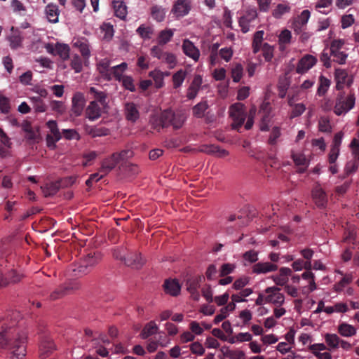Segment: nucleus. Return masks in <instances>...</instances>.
<instances>
[{"instance_id": "4468645a", "label": "nucleus", "mask_w": 359, "mask_h": 359, "mask_svg": "<svg viewBox=\"0 0 359 359\" xmlns=\"http://www.w3.org/2000/svg\"><path fill=\"white\" fill-rule=\"evenodd\" d=\"M144 262L145 260L142 257L141 254L136 252H128L124 258L125 264L134 269H140Z\"/></svg>"}, {"instance_id": "72a5a7b5", "label": "nucleus", "mask_w": 359, "mask_h": 359, "mask_svg": "<svg viewBox=\"0 0 359 359\" xmlns=\"http://www.w3.org/2000/svg\"><path fill=\"white\" fill-rule=\"evenodd\" d=\"M11 31L12 33L8 37V40L10 43L11 48L12 49H16L22 46V37L19 31L13 30V27H12Z\"/></svg>"}, {"instance_id": "39448f33", "label": "nucleus", "mask_w": 359, "mask_h": 359, "mask_svg": "<svg viewBox=\"0 0 359 359\" xmlns=\"http://www.w3.org/2000/svg\"><path fill=\"white\" fill-rule=\"evenodd\" d=\"M355 96L353 94H346L341 91L337 97L334 112L337 116L347 113L355 105Z\"/></svg>"}, {"instance_id": "2eb2a0df", "label": "nucleus", "mask_w": 359, "mask_h": 359, "mask_svg": "<svg viewBox=\"0 0 359 359\" xmlns=\"http://www.w3.org/2000/svg\"><path fill=\"white\" fill-rule=\"evenodd\" d=\"M191 10V0H177L172 12L177 17L187 15Z\"/></svg>"}, {"instance_id": "6e6d98bb", "label": "nucleus", "mask_w": 359, "mask_h": 359, "mask_svg": "<svg viewBox=\"0 0 359 359\" xmlns=\"http://www.w3.org/2000/svg\"><path fill=\"white\" fill-rule=\"evenodd\" d=\"M330 54L333 57V61L341 65L346 62L348 56L347 54L343 51L331 52Z\"/></svg>"}, {"instance_id": "09e8293b", "label": "nucleus", "mask_w": 359, "mask_h": 359, "mask_svg": "<svg viewBox=\"0 0 359 359\" xmlns=\"http://www.w3.org/2000/svg\"><path fill=\"white\" fill-rule=\"evenodd\" d=\"M291 156L296 165L308 166V161L304 154L292 152Z\"/></svg>"}, {"instance_id": "f704fd0d", "label": "nucleus", "mask_w": 359, "mask_h": 359, "mask_svg": "<svg viewBox=\"0 0 359 359\" xmlns=\"http://www.w3.org/2000/svg\"><path fill=\"white\" fill-rule=\"evenodd\" d=\"M158 329V327L154 321H150L145 325L140 333V336L142 339H146L149 337L154 334L157 332Z\"/></svg>"}, {"instance_id": "58836bf2", "label": "nucleus", "mask_w": 359, "mask_h": 359, "mask_svg": "<svg viewBox=\"0 0 359 359\" xmlns=\"http://www.w3.org/2000/svg\"><path fill=\"white\" fill-rule=\"evenodd\" d=\"M164 73L158 69H155L149 72V76L153 79L156 88H161L163 86Z\"/></svg>"}, {"instance_id": "a211bd4d", "label": "nucleus", "mask_w": 359, "mask_h": 359, "mask_svg": "<svg viewBox=\"0 0 359 359\" xmlns=\"http://www.w3.org/2000/svg\"><path fill=\"white\" fill-rule=\"evenodd\" d=\"M55 349L53 339L49 337H44L39 346L40 358L44 359L48 357Z\"/></svg>"}, {"instance_id": "338daca9", "label": "nucleus", "mask_w": 359, "mask_h": 359, "mask_svg": "<svg viewBox=\"0 0 359 359\" xmlns=\"http://www.w3.org/2000/svg\"><path fill=\"white\" fill-rule=\"evenodd\" d=\"M159 46L160 45L152 47L151 49V55L154 57H156L162 60L166 52H163V49Z\"/></svg>"}, {"instance_id": "5fc2aeb1", "label": "nucleus", "mask_w": 359, "mask_h": 359, "mask_svg": "<svg viewBox=\"0 0 359 359\" xmlns=\"http://www.w3.org/2000/svg\"><path fill=\"white\" fill-rule=\"evenodd\" d=\"M332 0H318V2L316 4V9L318 10L319 12H320L323 14H327L330 11H320V8H327L332 6Z\"/></svg>"}, {"instance_id": "aec40b11", "label": "nucleus", "mask_w": 359, "mask_h": 359, "mask_svg": "<svg viewBox=\"0 0 359 359\" xmlns=\"http://www.w3.org/2000/svg\"><path fill=\"white\" fill-rule=\"evenodd\" d=\"M120 162L113 153L109 156L103 159L100 168V172L104 173V175H107Z\"/></svg>"}, {"instance_id": "f3484780", "label": "nucleus", "mask_w": 359, "mask_h": 359, "mask_svg": "<svg viewBox=\"0 0 359 359\" xmlns=\"http://www.w3.org/2000/svg\"><path fill=\"white\" fill-rule=\"evenodd\" d=\"M317 62V59L311 55H304L298 62L297 72L303 74L313 67Z\"/></svg>"}, {"instance_id": "4d7b16f0", "label": "nucleus", "mask_w": 359, "mask_h": 359, "mask_svg": "<svg viewBox=\"0 0 359 359\" xmlns=\"http://www.w3.org/2000/svg\"><path fill=\"white\" fill-rule=\"evenodd\" d=\"M292 39V34L291 32L288 29L283 30L278 36V41L282 43H291Z\"/></svg>"}, {"instance_id": "7ed1b4c3", "label": "nucleus", "mask_w": 359, "mask_h": 359, "mask_svg": "<svg viewBox=\"0 0 359 359\" xmlns=\"http://www.w3.org/2000/svg\"><path fill=\"white\" fill-rule=\"evenodd\" d=\"M95 92L96 93V100L90 102L86 109L87 117L90 120L98 118L102 113L105 111L107 105L104 91Z\"/></svg>"}, {"instance_id": "c03bdc74", "label": "nucleus", "mask_w": 359, "mask_h": 359, "mask_svg": "<svg viewBox=\"0 0 359 359\" xmlns=\"http://www.w3.org/2000/svg\"><path fill=\"white\" fill-rule=\"evenodd\" d=\"M137 33L143 39H149L153 34V29L149 26L141 25L136 30Z\"/></svg>"}, {"instance_id": "0e129e2a", "label": "nucleus", "mask_w": 359, "mask_h": 359, "mask_svg": "<svg viewBox=\"0 0 359 359\" xmlns=\"http://www.w3.org/2000/svg\"><path fill=\"white\" fill-rule=\"evenodd\" d=\"M206 277L208 280H215L217 278V270L215 264H210L205 272Z\"/></svg>"}, {"instance_id": "393cba45", "label": "nucleus", "mask_w": 359, "mask_h": 359, "mask_svg": "<svg viewBox=\"0 0 359 359\" xmlns=\"http://www.w3.org/2000/svg\"><path fill=\"white\" fill-rule=\"evenodd\" d=\"M101 254L99 252H90L82 259V261L91 271L93 267L101 260Z\"/></svg>"}, {"instance_id": "ea45409f", "label": "nucleus", "mask_w": 359, "mask_h": 359, "mask_svg": "<svg viewBox=\"0 0 359 359\" xmlns=\"http://www.w3.org/2000/svg\"><path fill=\"white\" fill-rule=\"evenodd\" d=\"M290 6L285 4H278L272 11V15L276 19H280L282 16L290 11Z\"/></svg>"}, {"instance_id": "1a4fd4ad", "label": "nucleus", "mask_w": 359, "mask_h": 359, "mask_svg": "<svg viewBox=\"0 0 359 359\" xmlns=\"http://www.w3.org/2000/svg\"><path fill=\"white\" fill-rule=\"evenodd\" d=\"M257 12L255 8H248L245 15L241 16L239 19L238 23L243 33H247L250 31V27L252 23L257 19Z\"/></svg>"}, {"instance_id": "6ab92c4d", "label": "nucleus", "mask_w": 359, "mask_h": 359, "mask_svg": "<svg viewBox=\"0 0 359 359\" xmlns=\"http://www.w3.org/2000/svg\"><path fill=\"white\" fill-rule=\"evenodd\" d=\"M86 104V100L84 95L81 92H77L72 97V111L76 116L81 114L84 106Z\"/></svg>"}, {"instance_id": "e2e57ef3", "label": "nucleus", "mask_w": 359, "mask_h": 359, "mask_svg": "<svg viewBox=\"0 0 359 359\" xmlns=\"http://www.w3.org/2000/svg\"><path fill=\"white\" fill-rule=\"evenodd\" d=\"M305 109V106L302 103L294 104V107L291 112L290 117L293 118L302 115L304 112Z\"/></svg>"}, {"instance_id": "423d86ee", "label": "nucleus", "mask_w": 359, "mask_h": 359, "mask_svg": "<svg viewBox=\"0 0 359 359\" xmlns=\"http://www.w3.org/2000/svg\"><path fill=\"white\" fill-rule=\"evenodd\" d=\"M81 288V284L76 280L69 281L63 285H60L50 294L51 300H56L65 297L72 292L76 291Z\"/></svg>"}, {"instance_id": "412c9836", "label": "nucleus", "mask_w": 359, "mask_h": 359, "mask_svg": "<svg viewBox=\"0 0 359 359\" xmlns=\"http://www.w3.org/2000/svg\"><path fill=\"white\" fill-rule=\"evenodd\" d=\"M278 269V266L271 262H258L252 267V271L255 274H264L269 272L275 271Z\"/></svg>"}, {"instance_id": "3c124183", "label": "nucleus", "mask_w": 359, "mask_h": 359, "mask_svg": "<svg viewBox=\"0 0 359 359\" xmlns=\"http://www.w3.org/2000/svg\"><path fill=\"white\" fill-rule=\"evenodd\" d=\"M243 259L250 264L255 263L258 260V252L254 250H248L243 253Z\"/></svg>"}, {"instance_id": "de8ad7c7", "label": "nucleus", "mask_w": 359, "mask_h": 359, "mask_svg": "<svg viewBox=\"0 0 359 359\" xmlns=\"http://www.w3.org/2000/svg\"><path fill=\"white\" fill-rule=\"evenodd\" d=\"M236 269V265L234 264L231 263H225L221 266L219 270V277H225L229 274L232 273Z\"/></svg>"}, {"instance_id": "8fccbe9b", "label": "nucleus", "mask_w": 359, "mask_h": 359, "mask_svg": "<svg viewBox=\"0 0 359 359\" xmlns=\"http://www.w3.org/2000/svg\"><path fill=\"white\" fill-rule=\"evenodd\" d=\"M319 130L323 133H330L332 127L330 119L327 117H321L318 121Z\"/></svg>"}, {"instance_id": "0eeeda50", "label": "nucleus", "mask_w": 359, "mask_h": 359, "mask_svg": "<svg viewBox=\"0 0 359 359\" xmlns=\"http://www.w3.org/2000/svg\"><path fill=\"white\" fill-rule=\"evenodd\" d=\"M45 48L48 53L59 56L63 61L69 57L70 48L67 44L58 42L56 43H48L46 44Z\"/></svg>"}, {"instance_id": "a878e982", "label": "nucleus", "mask_w": 359, "mask_h": 359, "mask_svg": "<svg viewBox=\"0 0 359 359\" xmlns=\"http://www.w3.org/2000/svg\"><path fill=\"white\" fill-rule=\"evenodd\" d=\"M292 274V270L287 267H282L279 270L278 275L274 276L273 280L276 285L284 286L289 280V276Z\"/></svg>"}, {"instance_id": "c756f323", "label": "nucleus", "mask_w": 359, "mask_h": 359, "mask_svg": "<svg viewBox=\"0 0 359 359\" xmlns=\"http://www.w3.org/2000/svg\"><path fill=\"white\" fill-rule=\"evenodd\" d=\"M125 114L128 121L135 122L140 116L139 111L133 103H126L125 105Z\"/></svg>"}, {"instance_id": "a19ab883", "label": "nucleus", "mask_w": 359, "mask_h": 359, "mask_svg": "<svg viewBox=\"0 0 359 359\" xmlns=\"http://www.w3.org/2000/svg\"><path fill=\"white\" fill-rule=\"evenodd\" d=\"M173 36V32L171 29L163 30L159 33L158 37V45H165L169 42Z\"/></svg>"}, {"instance_id": "b1692460", "label": "nucleus", "mask_w": 359, "mask_h": 359, "mask_svg": "<svg viewBox=\"0 0 359 359\" xmlns=\"http://www.w3.org/2000/svg\"><path fill=\"white\" fill-rule=\"evenodd\" d=\"M47 126L49 128L52 135H48L47 136V142L48 144L50 142L55 143V142L59 141L61 137V133L57 128V125L55 121H48L47 122Z\"/></svg>"}, {"instance_id": "cd10ccee", "label": "nucleus", "mask_w": 359, "mask_h": 359, "mask_svg": "<svg viewBox=\"0 0 359 359\" xmlns=\"http://www.w3.org/2000/svg\"><path fill=\"white\" fill-rule=\"evenodd\" d=\"M127 68L128 64L126 62H122L120 65L112 67L111 71L107 80H111L112 76H114L116 81L121 82V79L125 76L123 75V74L127 69Z\"/></svg>"}, {"instance_id": "20e7f679", "label": "nucleus", "mask_w": 359, "mask_h": 359, "mask_svg": "<svg viewBox=\"0 0 359 359\" xmlns=\"http://www.w3.org/2000/svg\"><path fill=\"white\" fill-rule=\"evenodd\" d=\"M229 114L232 120V128L241 133V128L247 116L244 104L240 102L232 104L229 107Z\"/></svg>"}, {"instance_id": "2f4dec72", "label": "nucleus", "mask_w": 359, "mask_h": 359, "mask_svg": "<svg viewBox=\"0 0 359 359\" xmlns=\"http://www.w3.org/2000/svg\"><path fill=\"white\" fill-rule=\"evenodd\" d=\"M114 14L120 19H125L127 15V6L122 1H113L112 2Z\"/></svg>"}, {"instance_id": "dca6fc26", "label": "nucleus", "mask_w": 359, "mask_h": 359, "mask_svg": "<svg viewBox=\"0 0 359 359\" xmlns=\"http://www.w3.org/2000/svg\"><path fill=\"white\" fill-rule=\"evenodd\" d=\"M312 197L315 204L320 208H324L327 203V198L325 191L319 186L312 190Z\"/></svg>"}, {"instance_id": "e433bc0d", "label": "nucleus", "mask_w": 359, "mask_h": 359, "mask_svg": "<svg viewBox=\"0 0 359 359\" xmlns=\"http://www.w3.org/2000/svg\"><path fill=\"white\" fill-rule=\"evenodd\" d=\"M114 154L120 162L121 166L128 163L126 162L127 160L131 158L134 156V152L131 149H123L119 152H114Z\"/></svg>"}, {"instance_id": "680f3d73", "label": "nucleus", "mask_w": 359, "mask_h": 359, "mask_svg": "<svg viewBox=\"0 0 359 359\" xmlns=\"http://www.w3.org/2000/svg\"><path fill=\"white\" fill-rule=\"evenodd\" d=\"M354 22H355V20H354L353 15H351V14L344 15L342 16L341 20V27L343 29H346V28L349 27L350 26H351L354 23Z\"/></svg>"}, {"instance_id": "4be33fe9", "label": "nucleus", "mask_w": 359, "mask_h": 359, "mask_svg": "<svg viewBox=\"0 0 359 359\" xmlns=\"http://www.w3.org/2000/svg\"><path fill=\"white\" fill-rule=\"evenodd\" d=\"M165 293L171 296H177L180 292V285L175 279H166L163 285Z\"/></svg>"}, {"instance_id": "6e6552de", "label": "nucleus", "mask_w": 359, "mask_h": 359, "mask_svg": "<svg viewBox=\"0 0 359 359\" xmlns=\"http://www.w3.org/2000/svg\"><path fill=\"white\" fill-rule=\"evenodd\" d=\"M271 105L269 102L264 101L260 106L259 114H261V121L259 128L262 131H267L269 130L271 118Z\"/></svg>"}, {"instance_id": "9b49d317", "label": "nucleus", "mask_w": 359, "mask_h": 359, "mask_svg": "<svg viewBox=\"0 0 359 359\" xmlns=\"http://www.w3.org/2000/svg\"><path fill=\"white\" fill-rule=\"evenodd\" d=\"M74 182V178L69 177L56 182H52L47 184L43 188V193L46 197L55 195L60 188L72 184Z\"/></svg>"}, {"instance_id": "c9c22d12", "label": "nucleus", "mask_w": 359, "mask_h": 359, "mask_svg": "<svg viewBox=\"0 0 359 359\" xmlns=\"http://www.w3.org/2000/svg\"><path fill=\"white\" fill-rule=\"evenodd\" d=\"M97 70L100 74L107 80L111 71V67H110V61L106 59L100 61L97 64Z\"/></svg>"}, {"instance_id": "774afa93", "label": "nucleus", "mask_w": 359, "mask_h": 359, "mask_svg": "<svg viewBox=\"0 0 359 359\" xmlns=\"http://www.w3.org/2000/svg\"><path fill=\"white\" fill-rule=\"evenodd\" d=\"M162 61L166 62L169 65L170 68H173L177 62L175 55L167 52L165 53Z\"/></svg>"}, {"instance_id": "473e14b6", "label": "nucleus", "mask_w": 359, "mask_h": 359, "mask_svg": "<svg viewBox=\"0 0 359 359\" xmlns=\"http://www.w3.org/2000/svg\"><path fill=\"white\" fill-rule=\"evenodd\" d=\"M340 340L341 339L336 334L327 333L325 335V341L330 351L338 348Z\"/></svg>"}, {"instance_id": "603ef678", "label": "nucleus", "mask_w": 359, "mask_h": 359, "mask_svg": "<svg viewBox=\"0 0 359 359\" xmlns=\"http://www.w3.org/2000/svg\"><path fill=\"white\" fill-rule=\"evenodd\" d=\"M185 78V72L183 70L177 72L172 76L173 86L175 88H179L183 83Z\"/></svg>"}, {"instance_id": "f03ea898", "label": "nucleus", "mask_w": 359, "mask_h": 359, "mask_svg": "<svg viewBox=\"0 0 359 359\" xmlns=\"http://www.w3.org/2000/svg\"><path fill=\"white\" fill-rule=\"evenodd\" d=\"M187 118L182 111H173L171 109L163 111L159 118L156 120V126L162 128L172 126L174 129L180 128Z\"/></svg>"}, {"instance_id": "a18cd8bd", "label": "nucleus", "mask_w": 359, "mask_h": 359, "mask_svg": "<svg viewBox=\"0 0 359 359\" xmlns=\"http://www.w3.org/2000/svg\"><path fill=\"white\" fill-rule=\"evenodd\" d=\"M10 100L0 93V111L2 114H8L11 111Z\"/></svg>"}, {"instance_id": "37998d69", "label": "nucleus", "mask_w": 359, "mask_h": 359, "mask_svg": "<svg viewBox=\"0 0 359 359\" xmlns=\"http://www.w3.org/2000/svg\"><path fill=\"white\" fill-rule=\"evenodd\" d=\"M353 280L351 274H346L342 279L337 283L334 284V289L336 292H339L343 290L344 287L351 283Z\"/></svg>"}, {"instance_id": "f257e3e1", "label": "nucleus", "mask_w": 359, "mask_h": 359, "mask_svg": "<svg viewBox=\"0 0 359 359\" xmlns=\"http://www.w3.org/2000/svg\"><path fill=\"white\" fill-rule=\"evenodd\" d=\"M0 347L10 351V359H24L26 355V337L12 328L0 332Z\"/></svg>"}, {"instance_id": "4c0bfd02", "label": "nucleus", "mask_w": 359, "mask_h": 359, "mask_svg": "<svg viewBox=\"0 0 359 359\" xmlns=\"http://www.w3.org/2000/svg\"><path fill=\"white\" fill-rule=\"evenodd\" d=\"M338 332L341 336L348 337L355 335L356 330L353 326L344 323L339 325Z\"/></svg>"}, {"instance_id": "c85d7f7f", "label": "nucleus", "mask_w": 359, "mask_h": 359, "mask_svg": "<svg viewBox=\"0 0 359 359\" xmlns=\"http://www.w3.org/2000/svg\"><path fill=\"white\" fill-rule=\"evenodd\" d=\"M184 53L196 60L199 58L200 53L199 50L194 46L192 42L189 40H184L182 45Z\"/></svg>"}, {"instance_id": "ddd939ff", "label": "nucleus", "mask_w": 359, "mask_h": 359, "mask_svg": "<svg viewBox=\"0 0 359 359\" xmlns=\"http://www.w3.org/2000/svg\"><path fill=\"white\" fill-rule=\"evenodd\" d=\"M335 81L337 90L349 88L352 83V78L348 75L345 70L341 69L335 70Z\"/></svg>"}, {"instance_id": "f8f14e48", "label": "nucleus", "mask_w": 359, "mask_h": 359, "mask_svg": "<svg viewBox=\"0 0 359 359\" xmlns=\"http://www.w3.org/2000/svg\"><path fill=\"white\" fill-rule=\"evenodd\" d=\"M22 275L15 270H11L6 273H0V289L6 287L11 284H15L20 282L22 279Z\"/></svg>"}, {"instance_id": "052dcab7", "label": "nucleus", "mask_w": 359, "mask_h": 359, "mask_svg": "<svg viewBox=\"0 0 359 359\" xmlns=\"http://www.w3.org/2000/svg\"><path fill=\"white\" fill-rule=\"evenodd\" d=\"M331 56L332 55L330 54V50H329V51L327 50H324L320 55V61L323 62V65L327 68H329L331 67V60H330Z\"/></svg>"}, {"instance_id": "bf43d9fd", "label": "nucleus", "mask_w": 359, "mask_h": 359, "mask_svg": "<svg viewBox=\"0 0 359 359\" xmlns=\"http://www.w3.org/2000/svg\"><path fill=\"white\" fill-rule=\"evenodd\" d=\"M121 82L125 90H135L133 79L131 76H124V77L121 79Z\"/></svg>"}, {"instance_id": "7c9ffc66", "label": "nucleus", "mask_w": 359, "mask_h": 359, "mask_svg": "<svg viewBox=\"0 0 359 359\" xmlns=\"http://www.w3.org/2000/svg\"><path fill=\"white\" fill-rule=\"evenodd\" d=\"M71 269L72 271V276L75 277H81L90 272L89 268L84 264L82 259L79 263L73 264L71 266Z\"/></svg>"}, {"instance_id": "5701e85b", "label": "nucleus", "mask_w": 359, "mask_h": 359, "mask_svg": "<svg viewBox=\"0 0 359 359\" xmlns=\"http://www.w3.org/2000/svg\"><path fill=\"white\" fill-rule=\"evenodd\" d=\"M187 289L191 294L192 298L195 300H198L200 299V294L198 291V287H199V279L197 276H191L189 277L187 280Z\"/></svg>"}, {"instance_id": "bb28decb", "label": "nucleus", "mask_w": 359, "mask_h": 359, "mask_svg": "<svg viewBox=\"0 0 359 359\" xmlns=\"http://www.w3.org/2000/svg\"><path fill=\"white\" fill-rule=\"evenodd\" d=\"M45 12L47 19L50 22L57 23L58 22L60 11L57 5L53 4H48L45 8Z\"/></svg>"}, {"instance_id": "864d4df0", "label": "nucleus", "mask_w": 359, "mask_h": 359, "mask_svg": "<svg viewBox=\"0 0 359 359\" xmlns=\"http://www.w3.org/2000/svg\"><path fill=\"white\" fill-rule=\"evenodd\" d=\"M243 68L241 64H237L232 69H231V77L233 81L236 83L240 81L242 76H243Z\"/></svg>"}, {"instance_id": "9d476101", "label": "nucleus", "mask_w": 359, "mask_h": 359, "mask_svg": "<svg viewBox=\"0 0 359 359\" xmlns=\"http://www.w3.org/2000/svg\"><path fill=\"white\" fill-rule=\"evenodd\" d=\"M280 291V289L275 286L267 287L265 290L267 294L265 297V302L281 306L284 303L285 297Z\"/></svg>"}, {"instance_id": "49530a36", "label": "nucleus", "mask_w": 359, "mask_h": 359, "mask_svg": "<svg viewBox=\"0 0 359 359\" xmlns=\"http://www.w3.org/2000/svg\"><path fill=\"white\" fill-rule=\"evenodd\" d=\"M262 50L265 60L270 62L273 57V46H271L268 43H264L262 45Z\"/></svg>"}, {"instance_id": "79ce46f5", "label": "nucleus", "mask_w": 359, "mask_h": 359, "mask_svg": "<svg viewBox=\"0 0 359 359\" xmlns=\"http://www.w3.org/2000/svg\"><path fill=\"white\" fill-rule=\"evenodd\" d=\"M151 17L158 22H161L164 20L165 12L161 6H154L151 8Z\"/></svg>"}, {"instance_id": "69168bd1", "label": "nucleus", "mask_w": 359, "mask_h": 359, "mask_svg": "<svg viewBox=\"0 0 359 359\" xmlns=\"http://www.w3.org/2000/svg\"><path fill=\"white\" fill-rule=\"evenodd\" d=\"M280 128L273 127L269 139V143L271 145L276 144L277 139L280 136Z\"/></svg>"}, {"instance_id": "13d9d810", "label": "nucleus", "mask_w": 359, "mask_h": 359, "mask_svg": "<svg viewBox=\"0 0 359 359\" xmlns=\"http://www.w3.org/2000/svg\"><path fill=\"white\" fill-rule=\"evenodd\" d=\"M71 67L75 71V72H80L82 69V61L80 57L75 55L71 60Z\"/></svg>"}]
</instances>
